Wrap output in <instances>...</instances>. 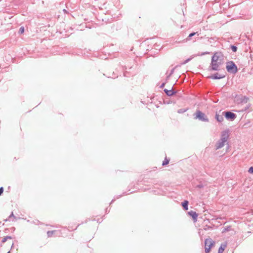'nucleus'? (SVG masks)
I'll return each instance as SVG.
<instances>
[{
    "label": "nucleus",
    "instance_id": "obj_12",
    "mask_svg": "<svg viewBox=\"0 0 253 253\" xmlns=\"http://www.w3.org/2000/svg\"><path fill=\"white\" fill-rule=\"evenodd\" d=\"M188 201L187 200H185L182 203V206L183 207V209L187 211L188 210Z\"/></svg>",
    "mask_w": 253,
    "mask_h": 253
},
{
    "label": "nucleus",
    "instance_id": "obj_13",
    "mask_svg": "<svg viewBox=\"0 0 253 253\" xmlns=\"http://www.w3.org/2000/svg\"><path fill=\"white\" fill-rule=\"evenodd\" d=\"M188 110V108L186 109H181L178 110L177 112L179 114L183 113L185 112H186Z\"/></svg>",
    "mask_w": 253,
    "mask_h": 253
},
{
    "label": "nucleus",
    "instance_id": "obj_22",
    "mask_svg": "<svg viewBox=\"0 0 253 253\" xmlns=\"http://www.w3.org/2000/svg\"><path fill=\"white\" fill-rule=\"evenodd\" d=\"M196 33L194 32V33H192L191 34H189L188 37L190 38V37H192V36H194Z\"/></svg>",
    "mask_w": 253,
    "mask_h": 253
},
{
    "label": "nucleus",
    "instance_id": "obj_2",
    "mask_svg": "<svg viewBox=\"0 0 253 253\" xmlns=\"http://www.w3.org/2000/svg\"><path fill=\"white\" fill-rule=\"evenodd\" d=\"M223 64L222 59L221 58L217 52L214 53L211 58V69L213 71H218L219 70V67Z\"/></svg>",
    "mask_w": 253,
    "mask_h": 253
},
{
    "label": "nucleus",
    "instance_id": "obj_9",
    "mask_svg": "<svg viewBox=\"0 0 253 253\" xmlns=\"http://www.w3.org/2000/svg\"><path fill=\"white\" fill-rule=\"evenodd\" d=\"M224 113L222 112L221 115H219L217 113L215 114V119L216 120L219 122H221L223 120V115Z\"/></svg>",
    "mask_w": 253,
    "mask_h": 253
},
{
    "label": "nucleus",
    "instance_id": "obj_8",
    "mask_svg": "<svg viewBox=\"0 0 253 253\" xmlns=\"http://www.w3.org/2000/svg\"><path fill=\"white\" fill-rule=\"evenodd\" d=\"M225 75L223 74H219L218 73H216L213 75L211 76L209 78L213 79V80H216V79H221L222 78H225Z\"/></svg>",
    "mask_w": 253,
    "mask_h": 253
},
{
    "label": "nucleus",
    "instance_id": "obj_25",
    "mask_svg": "<svg viewBox=\"0 0 253 253\" xmlns=\"http://www.w3.org/2000/svg\"><path fill=\"white\" fill-rule=\"evenodd\" d=\"M14 217L15 218V217H14V214H13V212H12V213H11V214L9 215V218H10V217Z\"/></svg>",
    "mask_w": 253,
    "mask_h": 253
},
{
    "label": "nucleus",
    "instance_id": "obj_18",
    "mask_svg": "<svg viewBox=\"0 0 253 253\" xmlns=\"http://www.w3.org/2000/svg\"><path fill=\"white\" fill-rule=\"evenodd\" d=\"M24 31V28L23 27H21L19 29V33L20 34H23Z\"/></svg>",
    "mask_w": 253,
    "mask_h": 253
},
{
    "label": "nucleus",
    "instance_id": "obj_1",
    "mask_svg": "<svg viewBox=\"0 0 253 253\" xmlns=\"http://www.w3.org/2000/svg\"><path fill=\"white\" fill-rule=\"evenodd\" d=\"M229 133L228 130H224L222 132L220 138L215 144V150L221 149L225 145H227V149L229 148Z\"/></svg>",
    "mask_w": 253,
    "mask_h": 253
},
{
    "label": "nucleus",
    "instance_id": "obj_7",
    "mask_svg": "<svg viewBox=\"0 0 253 253\" xmlns=\"http://www.w3.org/2000/svg\"><path fill=\"white\" fill-rule=\"evenodd\" d=\"M188 214L192 217L194 222H197L198 215L196 212L193 211H190L188 212Z\"/></svg>",
    "mask_w": 253,
    "mask_h": 253
},
{
    "label": "nucleus",
    "instance_id": "obj_10",
    "mask_svg": "<svg viewBox=\"0 0 253 253\" xmlns=\"http://www.w3.org/2000/svg\"><path fill=\"white\" fill-rule=\"evenodd\" d=\"M164 91L166 93V94L169 96L172 95L173 94H174L175 93L174 91H172V89H165Z\"/></svg>",
    "mask_w": 253,
    "mask_h": 253
},
{
    "label": "nucleus",
    "instance_id": "obj_6",
    "mask_svg": "<svg viewBox=\"0 0 253 253\" xmlns=\"http://www.w3.org/2000/svg\"><path fill=\"white\" fill-rule=\"evenodd\" d=\"M225 117L227 120H230L233 121L236 117V115L231 112H226L224 114Z\"/></svg>",
    "mask_w": 253,
    "mask_h": 253
},
{
    "label": "nucleus",
    "instance_id": "obj_11",
    "mask_svg": "<svg viewBox=\"0 0 253 253\" xmlns=\"http://www.w3.org/2000/svg\"><path fill=\"white\" fill-rule=\"evenodd\" d=\"M226 247V244H222L218 249V253H222Z\"/></svg>",
    "mask_w": 253,
    "mask_h": 253
},
{
    "label": "nucleus",
    "instance_id": "obj_4",
    "mask_svg": "<svg viewBox=\"0 0 253 253\" xmlns=\"http://www.w3.org/2000/svg\"><path fill=\"white\" fill-rule=\"evenodd\" d=\"M195 115L196 116L195 119H198L199 120L205 122H209V119L206 115L200 110H197Z\"/></svg>",
    "mask_w": 253,
    "mask_h": 253
},
{
    "label": "nucleus",
    "instance_id": "obj_15",
    "mask_svg": "<svg viewBox=\"0 0 253 253\" xmlns=\"http://www.w3.org/2000/svg\"><path fill=\"white\" fill-rule=\"evenodd\" d=\"M54 231H48L47 232V235L48 237H51L54 233Z\"/></svg>",
    "mask_w": 253,
    "mask_h": 253
},
{
    "label": "nucleus",
    "instance_id": "obj_19",
    "mask_svg": "<svg viewBox=\"0 0 253 253\" xmlns=\"http://www.w3.org/2000/svg\"><path fill=\"white\" fill-rule=\"evenodd\" d=\"M248 172L250 173H253V167H251L249 168V169L248 170Z\"/></svg>",
    "mask_w": 253,
    "mask_h": 253
},
{
    "label": "nucleus",
    "instance_id": "obj_20",
    "mask_svg": "<svg viewBox=\"0 0 253 253\" xmlns=\"http://www.w3.org/2000/svg\"><path fill=\"white\" fill-rule=\"evenodd\" d=\"M231 48H232V50L234 52H235L237 51V47L236 46L233 45V46H232Z\"/></svg>",
    "mask_w": 253,
    "mask_h": 253
},
{
    "label": "nucleus",
    "instance_id": "obj_14",
    "mask_svg": "<svg viewBox=\"0 0 253 253\" xmlns=\"http://www.w3.org/2000/svg\"><path fill=\"white\" fill-rule=\"evenodd\" d=\"M231 227L230 226H227L223 229V230L222 231V233H224L225 232L228 231L230 230Z\"/></svg>",
    "mask_w": 253,
    "mask_h": 253
},
{
    "label": "nucleus",
    "instance_id": "obj_17",
    "mask_svg": "<svg viewBox=\"0 0 253 253\" xmlns=\"http://www.w3.org/2000/svg\"><path fill=\"white\" fill-rule=\"evenodd\" d=\"M11 237L10 236L5 237L4 238H3V239L2 240V242L4 243L6 241L7 239H11Z\"/></svg>",
    "mask_w": 253,
    "mask_h": 253
},
{
    "label": "nucleus",
    "instance_id": "obj_23",
    "mask_svg": "<svg viewBox=\"0 0 253 253\" xmlns=\"http://www.w3.org/2000/svg\"><path fill=\"white\" fill-rule=\"evenodd\" d=\"M3 191V188L2 187H0V195L2 193Z\"/></svg>",
    "mask_w": 253,
    "mask_h": 253
},
{
    "label": "nucleus",
    "instance_id": "obj_16",
    "mask_svg": "<svg viewBox=\"0 0 253 253\" xmlns=\"http://www.w3.org/2000/svg\"><path fill=\"white\" fill-rule=\"evenodd\" d=\"M169 163V160L167 159L166 158L165 159V160L163 162L162 165L165 166L167 164H168Z\"/></svg>",
    "mask_w": 253,
    "mask_h": 253
},
{
    "label": "nucleus",
    "instance_id": "obj_5",
    "mask_svg": "<svg viewBox=\"0 0 253 253\" xmlns=\"http://www.w3.org/2000/svg\"><path fill=\"white\" fill-rule=\"evenodd\" d=\"M214 244V242L211 239H206L205 241V253H209L211 247Z\"/></svg>",
    "mask_w": 253,
    "mask_h": 253
},
{
    "label": "nucleus",
    "instance_id": "obj_27",
    "mask_svg": "<svg viewBox=\"0 0 253 253\" xmlns=\"http://www.w3.org/2000/svg\"><path fill=\"white\" fill-rule=\"evenodd\" d=\"M7 253H9V252H8Z\"/></svg>",
    "mask_w": 253,
    "mask_h": 253
},
{
    "label": "nucleus",
    "instance_id": "obj_24",
    "mask_svg": "<svg viewBox=\"0 0 253 253\" xmlns=\"http://www.w3.org/2000/svg\"><path fill=\"white\" fill-rule=\"evenodd\" d=\"M190 60V59H186L185 61H184L182 63V64H185L186 63H187Z\"/></svg>",
    "mask_w": 253,
    "mask_h": 253
},
{
    "label": "nucleus",
    "instance_id": "obj_26",
    "mask_svg": "<svg viewBox=\"0 0 253 253\" xmlns=\"http://www.w3.org/2000/svg\"><path fill=\"white\" fill-rule=\"evenodd\" d=\"M165 84V83H163L160 86V87L162 88V87H163L164 86Z\"/></svg>",
    "mask_w": 253,
    "mask_h": 253
},
{
    "label": "nucleus",
    "instance_id": "obj_3",
    "mask_svg": "<svg viewBox=\"0 0 253 253\" xmlns=\"http://www.w3.org/2000/svg\"><path fill=\"white\" fill-rule=\"evenodd\" d=\"M226 68L227 71L230 73L235 74L238 71L237 66L232 61L227 62Z\"/></svg>",
    "mask_w": 253,
    "mask_h": 253
},
{
    "label": "nucleus",
    "instance_id": "obj_21",
    "mask_svg": "<svg viewBox=\"0 0 253 253\" xmlns=\"http://www.w3.org/2000/svg\"><path fill=\"white\" fill-rule=\"evenodd\" d=\"M174 69H172L171 70V72H170V74H169V76H168L167 77V79H169V78L170 77V75H171L173 73V72H174Z\"/></svg>",
    "mask_w": 253,
    "mask_h": 253
}]
</instances>
